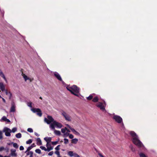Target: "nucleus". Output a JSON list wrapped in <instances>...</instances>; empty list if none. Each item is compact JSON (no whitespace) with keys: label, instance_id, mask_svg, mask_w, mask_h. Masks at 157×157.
<instances>
[{"label":"nucleus","instance_id":"obj_1","mask_svg":"<svg viewBox=\"0 0 157 157\" xmlns=\"http://www.w3.org/2000/svg\"><path fill=\"white\" fill-rule=\"evenodd\" d=\"M48 118H45L44 119V121L47 124H49L50 128L52 130H54L55 127L58 128H61L63 127L62 124L59 122L54 121L52 117L50 116H48Z\"/></svg>","mask_w":157,"mask_h":157},{"label":"nucleus","instance_id":"obj_2","mask_svg":"<svg viewBox=\"0 0 157 157\" xmlns=\"http://www.w3.org/2000/svg\"><path fill=\"white\" fill-rule=\"evenodd\" d=\"M132 137L133 143L139 148H143L144 146L142 143L139 140L138 136L133 131H130L129 133Z\"/></svg>","mask_w":157,"mask_h":157},{"label":"nucleus","instance_id":"obj_3","mask_svg":"<svg viewBox=\"0 0 157 157\" xmlns=\"http://www.w3.org/2000/svg\"><path fill=\"white\" fill-rule=\"evenodd\" d=\"M67 89L70 91L72 94L82 99L83 97L80 93V89L76 86L74 85L71 86H68L66 87Z\"/></svg>","mask_w":157,"mask_h":157},{"label":"nucleus","instance_id":"obj_4","mask_svg":"<svg viewBox=\"0 0 157 157\" xmlns=\"http://www.w3.org/2000/svg\"><path fill=\"white\" fill-rule=\"evenodd\" d=\"M106 106V104L105 102L102 103L101 102H98L96 104V106L99 108L103 112H106L105 107Z\"/></svg>","mask_w":157,"mask_h":157},{"label":"nucleus","instance_id":"obj_5","mask_svg":"<svg viewBox=\"0 0 157 157\" xmlns=\"http://www.w3.org/2000/svg\"><path fill=\"white\" fill-rule=\"evenodd\" d=\"M61 115L65 118L66 120L68 121H71L70 116L65 111H62L61 112Z\"/></svg>","mask_w":157,"mask_h":157},{"label":"nucleus","instance_id":"obj_6","mask_svg":"<svg viewBox=\"0 0 157 157\" xmlns=\"http://www.w3.org/2000/svg\"><path fill=\"white\" fill-rule=\"evenodd\" d=\"M31 111L34 113H36L37 115L39 117H41L42 115V113L40 109L39 108H32Z\"/></svg>","mask_w":157,"mask_h":157},{"label":"nucleus","instance_id":"obj_7","mask_svg":"<svg viewBox=\"0 0 157 157\" xmlns=\"http://www.w3.org/2000/svg\"><path fill=\"white\" fill-rule=\"evenodd\" d=\"M3 132L5 133V135L7 136H10L11 135V131L8 128L5 127L3 130Z\"/></svg>","mask_w":157,"mask_h":157},{"label":"nucleus","instance_id":"obj_8","mask_svg":"<svg viewBox=\"0 0 157 157\" xmlns=\"http://www.w3.org/2000/svg\"><path fill=\"white\" fill-rule=\"evenodd\" d=\"M113 118L118 123H121L122 121V118L120 116L117 115H114Z\"/></svg>","mask_w":157,"mask_h":157},{"label":"nucleus","instance_id":"obj_9","mask_svg":"<svg viewBox=\"0 0 157 157\" xmlns=\"http://www.w3.org/2000/svg\"><path fill=\"white\" fill-rule=\"evenodd\" d=\"M21 75L25 82H27V80H28L29 81V82H31L33 80V78H31L28 77L23 73H22Z\"/></svg>","mask_w":157,"mask_h":157},{"label":"nucleus","instance_id":"obj_10","mask_svg":"<svg viewBox=\"0 0 157 157\" xmlns=\"http://www.w3.org/2000/svg\"><path fill=\"white\" fill-rule=\"evenodd\" d=\"M54 75L55 76L59 81H62V79L59 74L56 72H54Z\"/></svg>","mask_w":157,"mask_h":157},{"label":"nucleus","instance_id":"obj_11","mask_svg":"<svg viewBox=\"0 0 157 157\" xmlns=\"http://www.w3.org/2000/svg\"><path fill=\"white\" fill-rule=\"evenodd\" d=\"M16 152V150L15 149H11L10 150V155L12 156H17V154Z\"/></svg>","mask_w":157,"mask_h":157},{"label":"nucleus","instance_id":"obj_12","mask_svg":"<svg viewBox=\"0 0 157 157\" xmlns=\"http://www.w3.org/2000/svg\"><path fill=\"white\" fill-rule=\"evenodd\" d=\"M15 105L14 102L11 104V106L10 108V112H14L15 111Z\"/></svg>","mask_w":157,"mask_h":157},{"label":"nucleus","instance_id":"obj_13","mask_svg":"<svg viewBox=\"0 0 157 157\" xmlns=\"http://www.w3.org/2000/svg\"><path fill=\"white\" fill-rule=\"evenodd\" d=\"M0 121H6L8 122H10V120L9 119H7L6 118V117L5 116H3L2 117V119L0 120Z\"/></svg>","mask_w":157,"mask_h":157},{"label":"nucleus","instance_id":"obj_14","mask_svg":"<svg viewBox=\"0 0 157 157\" xmlns=\"http://www.w3.org/2000/svg\"><path fill=\"white\" fill-rule=\"evenodd\" d=\"M46 146L47 147V148L48 149V148L49 149V151L51 150H52L53 149V147L51 146L50 144H49L48 143H47L46 145Z\"/></svg>","mask_w":157,"mask_h":157},{"label":"nucleus","instance_id":"obj_15","mask_svg":"<svg viewBox=\"0 0 157 157\" xmlns=\"http://www.w3.org/2000/svg\"><path fill=\"white\" fill-rule=\"evenodd\" d=\"M0 88L2 91H3L5 90V86L2 82H0Z\"/></svg>","mask_w":157,"mask_h":157},{"label":"nucleus","instance_id":"obj_16","mask_svg":"<svg viewBox=\"0 0 157 157\" xmlns=\"http://www.w3.org/2000/svg\"><path fill=\"white\" fill-rule=\"evenodd\" d=\"M36 144L38 145H42V143L40 139V138H38L36 140Z\"/></svg>","mask_w":157,"mask_h":157},{"label":"nucleus","instance_id":"obj_17","mask_svg":"<svg viewBox=\"0 0 157 157\" xmlns=\"http://www.w3.org/2000/svg\"><path fill=\"white\" fill-rule=\"evenodd\" d=\"M0 76L2 77L6 82H7V80L5 77L4 75V74L3 72L1 70H0Z\"/></svg>","mask_w":157,"mask_h":157},{"label":"nucleus","instance_id":"obj_18","mask_svg":"<svg viewBox=\"0 0 157 157\" xmlns=\"http://www.w3.org/2000/svg\"><path fill=\"white\" fill-rule=\"evenodd\" d=\"M0 76L2 77L6 82H7V80L5 77L4 75V74L3 72L1 70H0Z\"/></svg>","mask_w":157,"mask_h":157},{"label":"nucleus","instance_id":"obj_19","mask_svg":"<svg viewBox=\"0 0 157 157\" xmlns=\"http://www.w3.org/2000/svg\"><path fill=\"white\" fill-rule=\"evenodd\" d=\"M44 140L46 141L47 143L51 142L52 140V138L50 137H46L44 138Z\"/></svg>","mask_w":157,"mask_h":157},{"label":"nucleus","instance_id":"obj_20","mask_svg":"<svg viewBox=\"0 0 157 157\" xmlns=\"http://www.w3.org/2000/svg\"><path fill=\"white\" fill-rule=\"evenodd\" d=\"M54 131V133L56 135L59 136L61 134V132L60 131L54 129V130H53Z\"/></svg>","mask_w":157,"mask_h":157},{"label":"nucleus","instance_id":"obj_21","mask_svg":"<svg viewBox=\"0 0 157 157\" xmlns=\"http://www.w3.org/2000/svg\"><path fill=\"white\" fill-rule=\"evenodd\" d=\"M11 144H13V147L16 149H17L18 148L19 146L17 143L12 142L11 143Z\"/></svg>","mask_w":157,"mask_h":157},{"label":"nucleus","instance_id":"obj_22","mask_svg":"<svg viewBox=\"0 0 157 157\" xmlns=\"http://www.w3.org/2000/svg\"><path fill=\"white\" fill-rule=\"evenodd\" d=\"M27 155H29V157H33V152L32 151H29L27 152Z\"/></svg>","mask_w":157,"mask_h":157},{"label":"nucleus","instance_id":"obj_23","mask_svg":"<svg viewBox=\"0 0 157 157\" xmlns=\"http://www.w3.org/2000/svg\"><path fill=\"white\" fill-rule=\"evenodd\" d=\"M40 148H41L42 150H44L45 151H49V149L48 148V149L46 148L45 147L41 146L40 147Z\"/></svg>","mask_w":157,"mask_h":157},{"label":"nucleus","instance_id":"obj_24","mask_svg":"<svg viewBox=\"0 0 157 157\" xmlns=\"http://www.w3.org/2000/svg\"><path fill=\"white\" fill-rule=\"evenodd\" d=\"M78 141V140L77 139L75 138L72 139L71 140V142L72 143L76 144L77 143Z\"/></svg>","mask_w":157,"mask_h":157},{"label":"nucleus","instance_id":"obj_25","mask_svg":"<svg viewBox=\"0 0 157 157\" xmlns=\"http://www.w3.org/2000/svg\"><path fill=\"white\" fill-rule=\"evenodd\" d=\"M68 155L71 157L73 156L74 155L72 151H69L68 152Z\"/></svg>","mask_w":157,"mask_h":157},{"label":"nucleus","instance_id":"obj_26","mask_svg":"<svg viewBox=\"0 0 157 157\" xmlns=\"http://www.w3.org/2000/svg\"><path fill=\"white\" fill-rule=\"evenodd\" d=\"M66 130H67V128L66 127H65L64 128H62L61 130L63 134L66 132Z\"/></svg>","mask_w":157,"mask_h":157},{"label":"nucleus","instance_id":"obj_27","mask_svg":"<svg viewBox=\"0 0 157 157\" xmlns=\"http://www.w3.org/2000/svg\"><path fill=\"white\" fill-rule=\"evenodd\" d=\"M15 136L17 138H20L21 137V133H19L16 134Z\"/></svg>","mask_w":157,"mask_h":157},{"label":"nucleus","instance_id":"obj_28","mask_svg":"<svg viewBox=\"0 0 157 157\" xmlns=\"http://www.w3.org/2000/svg\"><path fill=\"white\" fill-rule=\"evenodd\" d=\"M98 97L97 96L95 97L93 99V101L94 102H97L98 101Z\"/></svg>","mask_w":157,"mask_h":157},{"label":"nucleus","instance_id":"obj_29","mask_svg":"<svg viewBox=\"0 0 157 157\" xmlns=\"http://www.w3.org/2000/svg\"><path fill=\"white\" fill-rule=\"evenodd\" d=\"M5 92H6V95H9V96H10L9 98H10V99L11 97L12 96V94H11V93H10V92H8L7 90H6Z\"/></svg>","mask_w":157,"mask_h":157},{"label":"nucleus","instance_id":"obj_30","mask_svg":"<svg viewBox=\"0 0 157 157\" xmlns=\"http://www.w3.org/2000/svg\"><path fill=\"white\" fill-rule=\"evenodd\" d=\"M32 148V146L29 147H27L26 151L25 152V153H27V152L29 151Z\"/></svg>","mask_w":157,"mask_h":157},{"label":"nucleus","instance_id":"obj_31","mask_svg":"<svg viewBox=\"0 0 157 157\" xmlns=\"http://www.w3.org/2000/svg\"><path fill=\"white\" fill-rule=\"evenodd\" d=\"M69 133L68 132H65L63 135V136L64 137H66L69 135Z\"/></svg>","mask_w":157,"mask_h":157},{"label":"nucleus","instance_id":"obj_32","mask_svg":"<svg viewBox=\"0 0 157 157\" xmlns=\"http://www.w3.org/2000/svg\"><path fill=\"white\" fill-rule=\"evenodd\" d=\"M139 155L140 157H147L144 154L142 153L139 154Z\"/></svg>","mask_w":157,"mask_h":157},{"label":"nucleus","instance_id":"obj_33","mask_svg":"<svg viewBox=\"0 0 157 157\" xmlns=\"http://www.w3.org/2000/svg\"><path fill=\"white\" fill-rule=\"evenodd\" d=\"M95 95V94H90L89 96V100H90L91 99L93 98V97Z\"/></svg>","mask_w":157,"mask_h":157},{"label":"nucleus","instance_id":"obj_34","mask_svg":"<svg viewBox=\"0 0 157 157\" xmlns=\"http://www.w3.org/2000/svg\"><path fill=\"white\" fill-rule=\"evenodd\" d=\"M35 151L36 153L39 154H40L41 153V151L40 149H36L35 150Z\"/></svg>","mask_w":157,"mask_h":157},{"label":"nucleus","instance_id":"obj_35","mask_svg":"<svg viewBox=\"0 0 157 157\" xmlns=\"http://www.w3.org/2000/svg\"><path fill=\"white\" fill-rule=\"evenodd\" d=\"M32 142V140L31 139H29L28 141H26V144H29Z\"/></svg>","mask_w":157,"mask_h":157},{"label":"nucleus","instance_id":"obj_36","mask_svg":"<svg viewBox=\"0 0 157 157\" xmlns=\"http://www.w3.org/2000/svg\"><path fill=\"white\" fill-rule=\"evenodd\" d=\"M32 103L30 102L27 103V105L30 108L32 107Z\"/></svg>","mask_w":157,"mask_h":157},{"label":"nucleus","instance_id":"obj_37","mask_svg":"<svg viewBox=\"0 0 157 157\" xmlns=\"http://www.w3.org/2000/svg\"><path fill=\"white\" fill-rule=\"evenodd\" d=\"M17 130V128L14 127L13 128L11 132H12L13 133H14L16 132Z\"/></svg>","mask_w":157,"mask_h":157},{"label":"nucleus","instance_id":"obj_38","mask_svg":"<svg viewBox=\"0 0 157 157\" xmlns=\"http://www.w3.org/2000/svg\"><path fill=\"white\" fill-rule=\"evenodd\" d=\"M64 143L65 144H67L68 143V140L67 139L64 138Z\"/></svg>","mask_w":157,"mask_h":157},{"label":"nucleus","instance_id":"obj_39","mask_svg":"<svg viewBox=\"0 0 157 157\" xmlns=\"http://www.w3.org/2000/svg\"><path fill=\"white\" fill-rule=\"evenodd\" d=\"M27 131L30 132H33V129L31 128H28Z\"/></svg>","mask_w":157,"mask_h":157},{"label":"nucleus","instance_id":"obj_40","mask_svg":"<svg viewBox=\"0 0 157 157\" xmlns=\"http://www.w3.org/2000/svg\"><path fill=\"white\" fill-rule=\"evenodd\" d=\"M2 132L0 130V140L2 138Z\"/></svg>","mask_w":157,"mask_h":157},{"label":"nucleus","instance_id":"obj_41","mask_svg":"<svg viewBox=\"0 0 157 157\" xmlns=\"http://www.w3.org/2000/svg\"><path fill=\"white\" fill-rule=\"evenodd\" d=\"M60 146V145H58L56 147H55V149L56 150H59V147Z\"/></svg>","mask_w":157,"mask_h":157},{"label":"nucleus","instance_id":"obj_42","mask_svg":"<svg viewBox=\"0 0 157 157\" xmlns=\"http://www.w3.org/2000/svg\"><path fill=\"white\" fill-rule=\"evenodd\" d=\"M55 153L58 156H59L60 153L59 151H56L55 152Z\"/></svg>","mask_w":157,"mask_h":157},{"label":"nucleus","instance_id":"obj_43","mask_svg":"<svg viewBox=\"0 0 157 157\" xmlns=\"http://www.w3.org/2000/svg\"><path fill=\"white\" fill-rule=\"evenodd\" d=\"M54 153L53 151H51L48 153V155L49 156H52Z\"/></svg>","mask_w":157,"mask_h":157},{"label":"nucleus","instance_id":"obj_44","mask_svg":"<svg viewBox=\"0 0 157 157\" xmlns=\"http://www.w3.org/2000/svg\"><path fill=\"white\" fill-rule=\"evenodd\" d=\"M57 143H58L57 141H53V142H52V144H53V145H56L57 144Z\"/></svg>","mask_w":157,"mask_h":157},{"label":"nucleus","instance_id":"obj_45","mask_svg":"<svg viewBox=\"0 0 157 157\" xmlns=\"http://www.w3.org/2000/svg\"><path fill=\"white\" fill-rule=\"evenodd\" d=\"M74 133L75 134L77 135H79V132H78L76 131V130L74 132Z\"/></svg>","mask_w":157,"mask_h":157},{"label":"nucleus","instance_id":"obj_46","mask_svg":"<svg viewBox=\"0 0 157 157\" xmlns=\"http://www.w3.org/2000/svg\"><path fill=\"white\" fill-rule=\"evenodd\" d=\"M69 136L70 139H72L74 137L73 136L72 134H70Z\"/></svg>","mask_w":157,"mask_h":157},{"label":"nucleus","instance_id":"obj_47","mask_svg":"<svg viewBox=\"0 0 157 157\" xmlns=\"http://www.w3.org/2000/svg\"><path fill=\"white\" fill-rule=\"evenodd\" d=\"M5 148L3 147H0V152L4 150Z\"/></svg>","mask_w":157,"mask_h":157},{"label":"nucleus","instance_id":"obj_48","mask_svg":"<svg viewBox=\"0 0 157 157\" xmlns=\"http://www.w3.org/2000/svg\"><path fill=\"white\" fill-rule=\"evenodd\" d=\"M75 157H80L76 153H74V156Z\"/></svg>","mask_w":157,"mask_h":157},{"label":"nucleus","instance_id":"obj_49","mask_svg":"<svg viewBox=\"0 0 157 157\" xmlns=\"http://www.w3.org/2000/svg\"><path fill=\"white\" fill-rule=\"evenodd\" d=\"M24 149V147L23 146H20V150H23Z\"/></svg>","mask_w":157,"mask_h":157},{"label":"nucleus","instance_id":"obj_50","mask_svg":"<svg viewBox=\"0 0 157 157\" xmlns=\"http://www.w3.org/2000/svg\"><path fill=\"white\" fill-rule=\"evenodd\" d=\"M69 128H70L72 132L74 133V132L75 131V130L73 128H70V127H69Z\"/></svg>","mask_w":157,"mask_h":157},{"label":"nucleus","instance_id":"obj_51","mask_svg":"<svg viewBox=\"0 0 157 157\" xmlns=\"http://www.w3.org/2000/svg\"><path fill=\"white\" fill-rule=\"evenodd\" d=\"M0 157H10V155L8 156H3L2 155L0 154Z\"/></svg>","mask_w":157,"mask_h":157},{"label":"nucleus","instance_id":"obj_52","mask_svg":"<svg viewBox=\"0 0 157 157\" xmlns=\"http://www.w3.org/2000/svg\"><path fill=\"white\" fill-rule=\"evenodd\" d=\"M98 155L100 157H104V156L100 153H98Z\"/></svg>","mask_w":157,"mask_h":157},{"label":"nucleus","instance_id":"obj_53","mask_svg":"<svg viewBox=\"0 0 157 157\" xmlns=\"http://www.w3.org/2000/svg\"><path fill=\"white\" fill-rule=\"evenodd\" d=\"M31 146H32V148L33 147H35L36 146L35 144H32L31 145Z\"/></svg>","mask_w":157,"mask_h":157},{"label":"nucleus","instance_id":"obj_54","mask_svg":"<svg viewBox=\"0 0 157 157\" xmlns=\"http://www.w3.org/2000/svg\"><path fill=\"white\" fill-rule=\"evenodd\" d=\"M1 98L2 99V100H3V102L4 103H6V101L5 100L4 98Z\"/></svg>","mask_w":157,"mask_h":157},{"label":"nucleus","instance_id":"obj_55","mask_svg":"<svg viewBox=\"0 0 157 157\" xmlns=\"http://www.w3.org/2000/svg\"><path fill=\"white\" fill-rule=\"evenodd\" d=\"M35 134L36 136H39V134H38L37 133H36V132H35Z\"/></svg>","mask_w":157,"mask_h":157},{"label":"nucleus","instance_id":"obj_56","mask_svg":"<svg viewBox=\"0 0 157 157\" xmlns=\"http://www.w3.org/2000/svg\"><path fill=\"white\" fill-rule=\"evenodd\" d=\"M66 131H67V132H68L69 133V132H70V131L68 129H67V130H66Z\"/></svg>","mask_w":157,"mask_h":157},{"label":"nucleus","instance_id":"obj_57","mask_svg":"<svg viewBox=\"0 0 157 157\" xmlns=\"http://www.w3.org/2000/svg\"><path fill=\"white\" fill-rule=\"evenodd\" d=\"M8 145H11V144H11V143H8Z\"/></svg>","mask_w":157,"mask_h":157},{"label":"nucleus","instance_id":"obj_58","mask_svg":"<svg viewBox=\"0 0 157 157\" xmlns=\"http://www.w3.org/2000/svg\"><path fill=\"white\" fill-rule=\"evenodd\" d=\"M40 99H42V97H40Z\"/></svg>","mask_w":157,"mask_h":157},{"label":"nucleus","instance_id":"obj_59","mask_svg":"<svg viewBox=\"0 0 157 157\" xmlns=\"http://www.w3.org/2000/svg\"><path fill=\"white\" fill-rule=\"evenodd\" d=\"M87 99L88 100V97H86Z\"/></svg>","mask_w":157,"mask_h":157}]
</instances>
